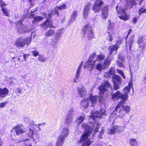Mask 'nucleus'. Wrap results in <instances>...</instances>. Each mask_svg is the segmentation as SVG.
<instances>
[{"label":"nucleus","instance_id":"obj_7","mask_svg":"<svg viewBox=\"0 0 146 146\" xmlns=\"http://www.w3.org/2000/svg\"><path fill=\"white\" fill-rule=\"evenodd\" d=\"M14 131L15 132L17 135H19L25 132L26 129L23 124H20L16 126L13 128L11 131V136L12 135V133Z\"/></svg>","mask_w":146,"mask_h":146},{"label":"nucleus","instance_id":"obj_53","mask_svg":"<svg viewBox=\"0 0 146 146\" xmlns=\"http://www.w3.org/2000/svg\"><path fill=\"white\" fill-rule=\"evenodd\" d=\"M22 91V90L20 88H17L15 90V92L16 93H21Z\"/></svg>","mask_w":146,"mask_h":146},{"label":"nucleus","instance_id":"obj_19","mask_svg":"<svg viewBox=\"0 0 146 146\" xmlns=\"http://www.w3.org/2000/svg\"><path fill=\"white\" fill-rule=\"evenodd\" d=\"M74 117L66 115L64 118V126L69 127L71 124Z\"/></svg>","mask_w":146,"mask_h":146},{"label":"nucleus","instance_id":"obj_26","mask_svg":"<svg viewBox=\"0 0 146 146\" xmlns=\"http://www.w3.org/2000/svg\"><path fill=\"white\" fill-rule=\"evenodd\" d=\"M115 74V70L114 68H111L109 71L105 73L104 74V76L106 78L111 77L113 76Z\"/></svg>","mask_w":146,"mask_h":146},{"label":"nucleus","instance_id":"obj_54","mask_svg":"<svg viewBox=\"0 0 146 146\" xmlns=\"http://www.w3.org/2000/svg\"><path fill=\"white\" fill-rule=\"evenodd\" d=\"M116 62L119 66L122 68L123 67V62H119V60H117Z\"/></svg>","mask_w":146,"mask_h":146},{"label":"nucleus","instance_id":"obj_5","mask_svg":"<svg viewBox=\"0 0 146 146\" xmlns=\"http://www.w3.org/2000/svg\"><path fill=\"white\" fill-rule=\"evenodd\" d=\"M31 37H28L25 38L20 37L16 41L15 44L18 47H23L25 44L28 45L31 42Z\"/></svg>","mask_w":146,"mask_h":146},{"label":"nucleus","instance_id":"obj_52","mask_svg":"<svg viewBox=\"0 0 146 146\" xmlns=\"http://www.w3.org/2000/svg\"><path fill=\"white\" fill-rule=\"evenodd\" d=\"M117 71L118 73L120 74L124 79H125V75L121 70H119V69H117Z\"/></svg>","mask_w":146,"mask_h":146},{"label":"nucleus","instance_id":"obj_36","mask_svg":"<svg viewBox=\"0 0 146 146\" xmlns=\"http://www.w3.org/2000/svg\"><path fill=\"white\" fill-rule=\"evenodd\" d=\"M105 57V56L103 54H101L97 56L96 59L95 60V61L96 62H101V61L103 60Z\"/></svg>","mask_w":146,"mask_h":146},{"label":"nucleus","instance_id":"obj_40","mask_svg":"<svg viewBox=\"0 0 146 146\" xmlns=\"http://www.w3.org/2000/svg\"><path fill=\"white\" fill-rule=\"evenodd\" d=\"M35 122L33 121H31L29 123V128H32L33 130L35 131L36 130L35 125Z\"/></svg>","mask_w":146,"mask_h":146},{"label":"nucleus","instance_id":"obj_51","mask_svg":"<svg viewBox=\"0 0 146 146\" xmlns=\"http://www.w3.org/2000/svg\"><path fill=\"white\" fill-rule=\"evenodd\" d=\"M38 59V60L42 62H44L45 61V59L42 55H39Z\"/></svg>","mask_w":146,"mask_h":146},{"label":"nucleus","instance_id":"obj_44","mask_svg":"<svg viewBox=\"0 0 146 146\" xmlns=\"http://www.w3.org/2000/svg\"><path fill=\"white\" fill-rule=\"evenodd\" d=\"M85 117V115H84L83 116H80L77 117V122L79 123H80L82 122Z\"/></svg>","mask_w":146,"mask_h":146},{"label":"nucleus","instance_id":"obj_1","mask_svg":"<svg viewBox=\"0 0 146 146\" xmlns=\"http://www.w3.org/2000/svg\"><path fill=\"white\" fill-rule=\"evenodd\" d=\"M105 113V110L103 109H101L98 112V111L95 112L94 111H92L89 120L92 121L93 122L89 125H88L85 123L82 124V127L84 129L85 133L81 137L79 141H78V143H82V146H89L90 145L91 141L88 137L92 131H93V134L94 135L98 131L101 124L100 123H96V121Z\"/></svg>","mask_w":146,"mask_h":146},{"label":"nucleus","instance_id":"obj_28","mask_svg":"<svg viewBox=\"0 0 146 146\" xmlns=\"http://www.w3.org/2000/svg\"><path fill=\"white\" fill-rule=\"evenodd\" d=\"M112 59L109 56H108L106 58L105 61L103 64L105 68H108L110 65V64Z\"/></svg>","mask_w":146,"mask_h":146},{"label":"nucleus","instance_id":"obj_38","mask_svg":"<svg viewBox=\"0 0 146 146\" xmlns=\"http://www.w3.org/2000/svg\"><path fill=\"white\" fill-rule=\"evenodd\" d=\"M116 112L117 111L115 110V109L114 111L111 114L109 118V121H113L116 118V117H115Z\"/></svg>","mask_w":146,"mask_h":146},{"label":"nucleus","instance_id":"obj_56","mask_svg":"<svg viewBox=\"0 0 146 146\" xmlns=\"http://www.w3.org/2000/svg\"><path fill=\"white\" fill-rule=\"evenodd\" d=\"M6 6V5L4 2L2 0H0V6H1V8L5 7Z\"/></svg>","mask_w":146,"mask_h":146},{"label":"nucleus","instance_id":"obj_63","mask_svg":"<svg viewBox=\"0 0 146 146\" xmlns=\"http://www.w3.org/2000/svg\"><path fill=\"white\" fill-rule=\"evenodd\" d=\"M51 14H49L47 15V16L46 15V16H45L46 18H50L51 17Z\"/></svg>","mask_w":146,"mask_h":146},{"label":"nucleus","instance_id":"obj_37","mask_svg":"<svg viewBox=\"0 0 146 146\" xmlns=\"http://www.w3.org/2000/svg\"><path fill=\"white\" fill-rule=\"evenodd\" d=\"M45 124L46 123L44 122H43L40 123H38V124L35 125L36 127L35 131H40L41 130V129L40 127L44 126L45 125Z\"/></svg>","mask_w":146,"mask_h":146},{"label":"nucleus","instance_id":"obj_16","mask_svg":"<svg viewBox=\"0 0 146 146\" xmlns=\"http://www.w3.org/2000/svg\"><path fill=\"white\" fill-rule=\"evenodd\" d=\"M131 79H132V75L131 73ZM133 81L131 80L129 83L128 86L126 87L123 90V92L125 93L124 94H127H127L129 92L130 90L133 88Z\"/></svg>","mask_w":146,"mask_h":146},{"label":"nucleus","instance_id":"obj_64","mask_svg":"<svg viewBox=\"0 0 146 146\" xmlns=\"http://www.w3.org/2000/svg\"><path fill=\"white\" fill-rule=\"evenodd\" d=\"M46 146H53L52 143H50L47 145Z\"/></svg>","mask_w":146,"mask_h":146},{"label":"nucleus","instance_id":"obj_33","mask_svg":"<svg viewBox=\"0 0 146 146\" xmlns=\"http://www.w3.org/2000/svg\"><path fill=\"white\" fill-rule=\"evenodd\" d=\"M42 26L44 27L45 26L46 27V29L47 27H52V22L49 21L48 19H47L45 21L44 23L42 25Z\"/></svg>","mask_w":146,"mask_h":146},{"label":"nucleus","instance_id":"obj_49","mask_svg":"<svg viewBox=\"0 0 146 146\" xmlns=\"http://www.w3.org/2000/svg\"><path fill=\"white\" fill-rule=\"evenodd\" d=\"M93 2L94 0H88L85 7H88L90 9L91 5Z\"/></svg>","mask_w":146,"mask_h":146},{"label":"nucleus","instance_id":"obj_12","mask_svg":"<svg viewBox=\"0 0 146 146\" xmlns=\"http://www.w3.org/2000/svg\"><path fill=\"white\" fill-rule=\"evenodd\" d=\"M112 81L113 83L114 88L115 90L119 88V84L121 83V78L118 76H114L112 77Z\"/></svg>","mask_w":146,"mask_h":146},{"label":"nucleus","instance_id":"obj_31","mask_svg":"<svg viewBox=\"0 0 146 146\" xmlns=\"http://www.w3.org/2000/svg\"><path fill=\"white\" fill-rule=\"evenodd\" d=\"M74 109L72 107L69 108L66 115L74 117Z\"/></svg>","mask_w":146,"mask_h":146},{"label":"nucleus","instance_id":"obj_20","mask_svg":"<svg viewBox=\"0 0 146 146\" xmlns=\"http://www.w3.org/2000/svg\"><path fill=\"white\" fill-rule=\"evenodd\" d=\"M134 35H131L130 37L129 38V40L126 41V44L127 47H129V50H131V46L134 43Z\"/></svg>","mask_w":146,"mask_h":146},{"label":"nucleus","instance_id":"obj_3","mask_svg":"<svg viewBox=\"0 0 146 146\" xmlns=\"http://www.w3.org/2000/svg\"><path fill=\"white\" fill-rule=\"evenodd\" d=\"M121 104L119 105V104H118L115 108V110L119 113L118 115L119 117L120 118H123L125 115L126 114L130 112V107L127 105L123 106L122 107H120Z\"/></svg>","mask_w":146,"mask_h":146},{"label":"nucleus","instance_id":"obj_9","mask_svg":"<svg viewBox=\"0 0 146 146\" xmlns=\"http://www.w3.org/2000/svg\"><path fill=\"white\" fill-rule=\"evenodd\" d=\"M85 35L88 38L90 39L94 37V33L92 32V27L89 25L85 26L84 28Z\"/></svg>","mask_w":146,"mask_h":146},{"label":"nucleus","instance_id":"obj_4","mask_svg":"<svg viewBox=\"0 0 146 146\" xmlns=\"http://www.w3.org/2000/svg\"><path fill=\"white\" fill-rule=\"evenodd\" d=\"M112 98L113 100H118L121 98V100L119 103V105L125 104L128 98V95L123 94L121 93L119 91H117L114 94L112 95Z\"/></svg>","mask_w":146,"mask_h":146},{"label":"nucleus","instance_id":"obj_58","mask_svg":"<svg viewBox=\"0 0 146 146\" xmlns=\"http://www.w3.org/2000/svg\"><path fill=\"white\" fill-rule=\"evenodd\" d=\"M146 11V9L143 8L141 9L139 11V13L140 14L141 13H145Z\"/></svg>","mask_w":146,"mask_h":146},{"label":"nucleus","instance_id":"obj_11","mask_svg":"<svg viewBox=\"0 0 146 146\" xmlns=\"http://www.w3.org/2000/svg\"><path fill=\"white\" fill-rule=\"evenodd\" d=\"M118 5L116 7V9L117 11L118 14L119 15V17L121 19L124 21L128 20L129 17L126 13H125V10L123 9H120L119 10H117Z\"/></svg>","mask_w":146,"mask_h":146},{"label":"nucleus","instance_id":"obj_13","mask_svg":"<svg viewBox=\"0 0 146 146\" xmlns=\"http://www.w3.org/2000/svg\"><path fill=\"white\" fill-rule=\"evenodd\" d=\"M124 126H115L112 127L110 131V134H114L115 133H121L124 130Z\"/></svg>","mask_w":146,"mask_h":146},{"label":"nucleus","instance_id":"obj_62","mask_svg":"<svg viewBox=\"0 0 146 146\" xmlns=\"http://www.w3.org/2000/svg\"><path fill=\"white\" fill-rule=\"evenodd\" d=\"M143 0H137V2L139 3V5H140L141 4V3L143 1Z\"/></svg>","mask_w":146,"mask_h":146},{"label":"nucleus","instance_id":"obj_18","mask_svg":"<svg viewBox=\"0 0 146 146\" xmlns=\"http://www.w3.org/2000/svg\"><path fill=\"white\" fill-rule=\"evenodd\" d=\"M22 21H23V20H21L17 22L16 23L17 28H18L19 26H20L19 28H18V31L20 33H23L25 31V27L22 25Z\"/></svg>","mask_w":146,"mask_h":146},{"label":"nucleus","instance_id":"obj_10","mask_svg":"<svg viewBox=\"0 0 146 146\" xmlns=\"http://www.w3.org/2000/svg\"><path fill=\"white\" fill-rule=\"evenodd\" d=\"M68 127L63 125L61 128L60 135L58 137L63 139H65L68 136L69 133Z\"/></svg>","mask_w":146,"mask_h":146},{"label":"nucleus","instance_id":"obj_42","mask_svg":"<svg viewBox=\"0 0 146 146\" xmlns=\"http://www.w3.org/2000/svg\"><path fill=\"white\" fill-rule=\"evenodd\" d=\"M130 143L132 146H138L137 143L135 139H131L130 140Z\"/></svg>","mask_w":146,"mask_h":146},{"label":"nucleus","instance_id":"obj_48","mask_svg":"<svg viewBox=\"0 0 146 146\" xmlns=\"http://www.w3.org/2000/svg\"><path fill=\"white\" fill-rule=\"evenodd\" d=\"M64 31V29H61L58 30L56 34L61 36V35L62 34Z\"/></svg>","mask_w":146,"mask_h":146},{"label":"nucleus","instance_id":"obj_15","mask_svg":"<svg viewBox=\"0 0 146 146\" xmlns=\"http://www.w3.org/2000/svg\"><path fill=\"white\" fill-rule=\"evenodd\" d=\"M126 9H131L133 6H135L137 3L135 0H126Z\"/></svg>","mask_w":146,"mask_h":146},{"label":"nucleus","instance_id":"obj_39","mask_svg":"<svg viewBox=\"0 0 146 146\" xmlns=\"http://www.w3.org/2000/svg\"><path fill=\"white\" fill-rule=\"evenodd\" d=\"M1 10L5 16L7 17L9 16V11L8 9L3 7L1 8Z\"/></svg>","mask_w":146,"mask_h":146},{"label":"nucleus","instance_id":"obj_24","mask_svg":"<svg viewBox=\"0 0 146 146\" xmlns=\"http://www.w3.org/2000/svg\"><path fill=\"white\" fill-rule=\"evenodd\" d=\"M107 33V35L106 37V39L110 42L111 41L115 36V33L112 31H108Z\"/></svg>","mask_w":146,"mask_h":146},{"label":"nucleus","instance_id":"obj_22","mask_svg":"<svg viewBox=\"0 0 146 146\" xmlns=\"http://www.w3.org/2000/svg\"><path fill=\"white\" fill-rule=\"evenodd\" d=\"M66 6L65 4H63L60 7H56L54 8V11H52V14H56L58 15V10H62L66 8Z\"/></svg>","mask_w":146,"mask_h":146},{"label":"nucleus","instance_id":"obj_61","mask_svg":"<svg viewBox=\"0 0 146 146\" xmlns=\"http://www.w3.org/2000/svg\"><path fill=\"white\" fill-rule=\"evenodd\" d=\"M138 19V17H135L133 18V22L135 24L136 22L137 21V20Z\"/></svg>","mask_w":146,"mask_h":146},{"label":"nucleus","instance_id":"obj_8","mask_svg":"<svg viewBox=\"0 0 146 146\" xmlns=\"http://www.w3.org/2000/svg\"><path fill=\"white\" fill-rule=\"evenodd\" d=\"M137 43L139 44V50L141 52L144 53L145 50V46L146 45V40L143 37H139Z\"/></svg>","mask_w":146,"mask_h":146},{"label":"nucleus","instance_id":"obj_25","mask_svg":"<svg viewBox=\"0 0 146 146\" xmlns=\"http://www.w3.org/2000/svg\"><path fill=\"white\" fill-rule=\"evenodd\" d=\"M118 43L116 44L115 45H111L109 47L108 50L109 51V55H111L112 54L113 52L114 51H115L116 52H117V50L119 46L117 45Z\"/></svg>","mask_w":146,"mask_h":146},{"label":"nucleus","instance_id":"obj_43","mask_svg":"<svg viewBox=\"0 0 146 146\" xmlns=\"http://www.w3.org/2000/svg\"><path fill=\"white\" fill-rule=\"evenodd\" d=\"M34 131L33 129L32 128H29L27 133L28 137L30 138L33 135Z\"/></svg>","mask_w":146,"mask_h":146},{"label":"nucleus","instance_id":"obj_17","mask_svg":"<svg viewBox=\"0 0 146 146\" xmlns=\"http://www.w3.org/2000/svg\"><path fill=\"white\" fill-rule=\"evenodd\" d=\"M96 57V54L95 53H93L92 54L89 58L88 61L86 62L84 67L88 68L90 65L92 64V62L95 61V59Z\"/></svg>","mask_w":146,"mask_h":146},{"label":"nucleus","instance_id":"obj_47","mask_svg":"<svg viewBox=\"0 0 146 146\" xmlns=\"http://www.w3.org/2000/svg\"><path fill=\"white\" fill-rule=\"evenodd\" d=\"M54 33V31L53 30H48L46 33L45 36H51Z\"/></svg>","mask_w":146,"mask_h":146},{"label":"nucleus","instance_id":"obj_57","mask_svg":"<svg viewBox=\"0 0 146 146\" xmlns=\"http://www.w3.org/2000/svg\"><path fill=\"white\" fill-rule=\"evenodd\" d=\"M7 104V101L4 102H2L0 103V108L3 107L6 104Z\"/></svg>","mask_w":146,"mask_h":146},{"label":"nucleus","instance_id":"obj_59","mask_svg":"<svg viewBox=\"0 0 146 146\" xmlns=\"http://www.w3.org/2000/svg\"><path fill=\"white\" fill-rule=\"evenodd\" d=\"M118 58L120 60L122 61H124V58L123 57L122 55L121 54H119L118 56Z\"/></svg>","mask_w":146,"mask_h":146},{"label":"nucleus","instance_id":"obj_21","mask_svg":"<svg viewBox=\"0 0 146 146\" xmlns=\"http://www.w3.org/2000/svg\"><path fill=\"white\" fill-rule=\"evenodd\" d=\"M108 7L105 6L102 10L101 17L102 19H106L108 17Z\"/></svg>","mask_w":146,"mask_h":146},{"label":"nucleus","instance_id":"obj_14","mask_svg":"<svg viewBox=\"0 0 146 146\" xmlns=\"http://www.w3.org/2000/svg\"><path fill=\"white\" fill-rule=\"evenodd\" d=\"M95 4L93 6L92 9L95 12H98L100 10L101 5L102 2L101 0H94Z\"/></svg>","mask_w":146,"mask_h":146},{"label":"nucleus","instance_id":"obj_23","mask_svg":"<svg viewBox=\"0 0 146 146\" xmlns=\"http://www.w3.org/2000/svg\"><path fill=\"white\" fill-rule=\"evenodd\" d=\"M77 89L80 97L84 98L85 96L86 95V93L85 91V88L84 86H82L81 87H78Z\"/></svg>","mask_w":146,"mask_h":146},{"label":"nucleus","instance_id":"obj_34","mask_svg":"<svg viewBox=\"0 0 146 146\" xmlns=\"http://www.w3.org/2000/svg\"><path fill=\"white\" fill-rule=\"evenodd\" d=\"M64 141V140L58 137L56 143V146H62Z\"/></svg>","mask_w":146,"mask_h":146},{"label":"nucleus","instance_id":"obj_45","mask_svg":"<svg viewBox=\"0 0 146 146\" xmlns=\"http://www.w3.org/2000/svg\"><path fill=\"white\" fill-rule=\"evenodd\" d=\"M113 24L111 22L110 20H109L108 23L107 28L109 30L108 31H111L113 27Z\"/></svg>","mask_w":146,"mask_h":146},{"label":"nucleus","instance_id":"obj_50","mask_svg":"<svg viewBox=\"0 0 146 146\" xmlns=\"http://www.w3.org/2000/svg\"><path fill=\"white\" fill-rule=\"evenodd\" d=\"M34 50H33L31 52V54L35 57H36L38 55L39 52L38 51L36 48H34Z\"/></svg>","mask_w":146,"mask_h":146},{"label":"nucleus","instance_id":"obj_6","mask_svg":"<svg viewBox=\"0 0 146 146\" xmlns=\"http://www.w3.org/2000/svg\"><path fill=\"white\" fill-rule=\"evenodd\" d=\"M92 64H91V65L88 68L90 70H93L95 68H96V69L97 70L100 71L105 69L102 62H97L94 61L92 62Z\"/></svg>","mask_w":146,"mask_h":146},{"label":"nucleus","instance_id":"obj_46","mask_svg":"<svg viewBox=\"0 0 146 146\" xmlns=\"http://www.w3.org/2000/svg\"><path fill=\"white\" fill-rule=\"evenodd\" d=\"M77 14L76 11H74L72 13L71 16V21H74L75 20Z\"/></svg>","mask_w":146,"mask_h":146},{"label":"nucleus","instance_id":"obj_41","mask_svg":"<svg viewBox=\"0 0 146 146\" xmlns=\"http://www.w3.org/2000/svg\"><path fill=\"white\" fill-rule=\"evenodd\" d=\"M43 19V17L41 16H36L35 17L34 21H33V23L35 24L36 23H38L39 21L42 20Z\"/></svg>","mask_w":146,"mask_h":146},{"label":"nucleus","instance_id":"obj_30","mask_svg":"<svg viewBox=\"0 0 146 146\" xmlns=\"http://www.w3.org/2000/svg\"><path fill=\"white\" fill-rule=\"evenodd\" d=\"M30 138L32 141L36 143L40 141L39 136L37 133H35Z\"/></svg>","mask_w":146,"mask_h":146},{"label":"nucleus","instance_id":"obj_29","mask_svg":"<svg viewBox=\"0 0 146 146\" xmlns=\"http://www.w3.org/2000/svg\"><path fill=\"white\" fill-rule=\"evenodd\" d=\"M60 36L56 34L54 38L53 39V42L52 43V44L53 45L54 47L55 48H56L57 47L56 44L60 40Z\"/></svg>","mask_w":146,"mask_h":146},{"label":"nucleus","instance_id":"obj_27","mask_svg":"<svg viewBox=\"0 0 146 146\" xmlns=\"http://www.w3.org/2000/svg\"><path fill=\"white\" fill-rule=\"evenodd\" d=\"M9 90L6 88H0V97L4 98L9 93Z\"/></svg>","mask_w":146,"mask_h":146},{"label":"nucleus","instance_id":"obj_35","mask_svg":"<svg viewBox=\"0 0 146 146\" xmlns=\"http://www.w3.org/2000/svg\"><path fill=\"white\" fill-rule=\"evenodd\" d=\"M82 62L79 66L76 72V79H79L80 77V73L81 71L82 67Z\"/></svg>","mask_w":146,"mask_h":146},{"label":"nucleus","instance_id":"obj_60","mask_svg":"<svg viewBox=\"0 0 146 146\" xmlns=\"http://www.w3.org/2000/svg\"><path fill=\"white\" fill-rule=\"evenodd\" d=\"M29 56V55L28 54H24L23 58L25 62H26L27 59Z\"/></svg>","mask_w":146,"mask_h":146},{"label":"nucleus","instance_id":"obj_32","mask_svg":"<svg viewBox=\"0 0 146 146\" xmlns=\"http://www.w3.org/2000/svg\"><path fill=\"white\" fill-rule=\"evenodd\" d=\"M90 9L89 8L87 7H85L83 10V16L85 18H86L89 13V10Z\"/></svg>","mask_w":146,"mask_h":146},{"label":"nucleus","instance_id":"obj_55","mask_svg":"<svg viewBox=\"0 0 146 146\" xmlns=\"http://www.w3.org/2000/svg\"><path fill=\"white\" fill-rule=\"evenodd\" d=\"M104 129L102 128L100 131L98 137L100 138H102V136L103 135L104 133Z\"/></svg>","mask_w":146,"mask_h":146},{"label":"nucleus","instance_id":"obj_2","mask_svg":"<svg viewBox=\"0 0 146 146\" xmlns=\"http://www.w3.org/2000/svg\"><path fill=\"white\" fill-rule=\"evenodd\" d=\"M111 85L108 81H105L104 83H102L99 87L100 98H99L98 96H93L91 94L87 99L85 98L80 103V107L82 108L86 109L88 108L90 105L91 107L94 106L98 100L100 102L102 97V95L104 94V92L107 90L108 88H111Z\"/></svg>","mask_w":146,"mask_h":146}]
</instances>
